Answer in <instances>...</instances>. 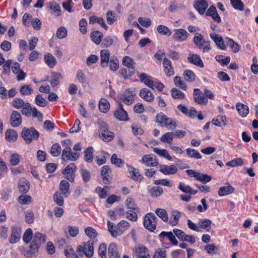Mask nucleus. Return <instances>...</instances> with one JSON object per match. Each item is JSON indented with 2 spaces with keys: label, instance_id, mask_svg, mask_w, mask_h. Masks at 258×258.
I'll return each instance as SVG.
<instances>
[{
  "label": "nucleus",
  "instance_id": "2f4dec72",
  "mask_svg": "<svg viewBox=\"0 0 258 258\" xmlns=\"http://www.w3.org/2000/svg\"><path fill=\"white\" fill-rule=\"evenodd\" d=\"M236 108L240 116L244 117L247 116L249 113V108L247 106L241 103H237Z\"/></svg>",
  "mask_w": 258,
  "mask_h": 258
},
{
  "label": "nucleus",
  "instance_id": "5fc2aeb1",
  "mask_svg": "<svg viewBox=\"0 0 258 258\" xmlns=\"http://www.w3.org/2000/svg\"><path fill=\"white\" fill-rule=\"evenodd\" d=\"M33 232L31 228L27 229L24 233L23 239L25 243H28L33 239Z\"/></svg>",
  "mask_w": 258,
  "mask_h": 258
},
{
  "label": "nucleus",
  "instance_id": "0eeeda50",
  "mask_svg": "<svg viewBox=\"0 0 258 258\" xmlns=\"http://www.w3.org/2000/svg\"><path fill=\"white\" fill-rule=\"evenodd\" d=\"M157 217L153 213H147L144 219L143 224L145 228L148 230L153 232L156 228Z\"/></svg>",
  "mask_w": 258,
  "mask_h": 258
},
{
  "label": "nucleus",
  "instance_id": "4c0bfd02",
  "mask_svg": "<svg viewBox=\"0 0 258 258\" xmlns=\"http://www.w3.org/2000/svg\"><path fill=\"white\" fill-rule=\"evenodd\" d=\"M44 60L47 66L52 68L56 64L55 58L50 53H47L44 55Z\"/></svg>",
  "mask_w": 258,
  "mask_h": 258
},
{
  "label": "nucleus",
  "instance_id": "9d476101",
  "mask_svg": "<svg viewBox=\"0 0 258 258\" xmlns=\"http://www.w3.org/2000/svg\"><path fill=\"white\" fill-rule=\"evenodd\" d=\"M76 171V166L74 163H72L69 164L62 172L64 177L70 182L74 181L75 172Z\"/></svg>",
  "mask_w": 258,
  "mask_h": 258
},
{
  "label": "nucleus",
  "instance_id": "a878e982",
  "mask_svg": "<svg viewBox=\"0 0 258 258\" xmlns=\"http://www.w3.org/2000/svg\"><path fill=\"white\" fill-rule=\"evenodd\" d=\"M108 252L109 258H120L117 245L114 243H111L109 244Z\"/></svg>",
  "mask_w": 258,
  "mask_h": 258
},
{
  "label": "nucleus",
  "instance_id": "13d9d810",
  "mask_svg": "<svg viewBox=\"0 0 258 258\" xmlns=\"http://www.w3.org/2000/svg\"><path fill=\"white\" fill-rule=\"evenodd\" d=\"M215 58L216 60L219 62L222 66L227 65L230 61V57L229 56L225 57L222 55H217Z\"/></svg>",
  "mask_w": 258,
  "mask_h": 258
},
{
  "label": "nucleus",
  "instance_id": "412c9836",
  "mask_svg": "<svg viewBox=\"0 0 258 258\" xmlns=\"http://www.w3.org/2000/svg\"><path fill=\"white\" fill-rule=\"evenodd\" d=\"M140 96L145 101L149 102L153 101L155 98L152 92L146 88H143L140 90Z\"/></svg>",
  "mask_w": 258,
  "mask_h": 258
},
{
  "label": "nucleus",
  "instance_id": "c03bdc74",
  "mask_svg": "<svg viewBox=\"0 0 258 258\" xmlns=\"http://www.w3.org/2000/svg\"><path fill=\"white\" fill-rule=\"evenodd\" d=\"M183 75L185 80L187 82H192L195 80L196 75L191 70H186L184 71Z\"/></svg>",
  "mask_w": 258,
  "mask_h": 258
},
{
  "label": "nucleus",
  "instance_id": "0e129e2a",
  "mask_svg": "<svg viewBox=\"0 0 258 258\" xmlns=\"http://www.w3.org/2000/svg\"><path fill=\"white\" fill-rule=\"evenodd\" d=\"M197 179L204 183H206L211 180L212 177L208 174H205L199 172Z\"/></svg>",
  "mask_w": 258,
  "mask_h": 258
},
{
  "label": "nucleus",
  "instance_id": "774afa93",
  "mask_svg": "<svg viewBox=\"0 0 258 258\" xmlns=\"http://www.w3.org/2000/svg\"><path fill=\"white\" fill-rule=\"evenodd\" d=\"M50 9L52 11V13L56 16H60L61 15V11L59 6L55 2L51 3Z\"/></svg>",
  "mask_w": 258,
  "mask_h": 258
},
{
  "label": "nucleus",
  "instance_id": "2eb2a0df",
  "mask_svg": "<svg viewBox=\"0 0 258 258\" xmlns=\"http://www.w3.org/2000/svg\"><path fill=\"white\" fill-rule=\"evenodd\" d=\"M163 66L164 72L167 77H171L174 75V70L172 67L171 61L167 57L163 58Z\"/></svg>",
  "mask_w": 258,
  "mask_h": 258
},
{
  "label": "nucleus",
  "instance_id": "3c124183",
  "mask_svg": "<svg viewBox=\"0 0 258 258\" xmlns=\"http://www.w3.org/2000/svg\"><path fill=\"white\" fill-rule=\"evenodd\" d=\"M61 151V148L58 143L53 144L50 150V153L52 156L54 157L58 156Z\"/></svg>",
  "mask_w": 258,
  "mask_h": 258
},
{
  "label": "nucleus",
  "instance_id": "9b49d317",
  "mask_svg": "<svg viewBox=\"0 0 258 258\" xmlns=\"http://www.w3.org/2000/svg\"><path fill=\"white\" fill-rule=\"evenodd\" d=\"M11 69L13 73L16 75V78L18 81L24 80L25 79L26 74L20 69V66L18 62H14L11 67Z\"/></svg>",
  "mask_w": 258,
  "mask_h": 258
},
{
  "label": "nucleus",
  "instance_id": "a18cd8bd",
  "mask_svg": "<svg viewBox=\"0 0 258 258\" xmlns=\"http://www.w3.org/2000/svg\"><path fill=\"white\" fill-rule=\"evenodd\" d=\"M212 222L210 220L207 219H202L199 221V228H201L209 231L211 227Z\"/></svg>",
  "mask_w": 258,
  "mask_h": 258
},
{
  "label": "nucleus",
  "instance_id": "473e14b6",
  "mask_svg": "<svg viewBox=\"0 0 258 258\" xmlns=\"http://www.w3.org/2000/svg\"><path fill=\"white\" fill-rule=\"evenodd\" d=\"M125 205L128 211L132 212H139V208L135 204L134 200L133 198H128L125 201Z\"/></svg>",
  "mask_w": 258,
  "mask_h": 258
},
{
  "label": "nucleus",
  "instance_id": "f257e3e1",
  "mask_svg": "<svg viewBox=\"0 0 258 258\" xmlns=\"http://www.w3.org/2000/svg\"><path fill=\"white\" fill-rule=\"evenodd\" d=\"M46 236L40 232H36L33 237L29 249L24 251V255L28 258L35 257L40 245L46 241Z\"/></svg>",
  "mask_w": 258,
  "mask_h": 258
},
{
  "label": "nucleus",
  "instance_id": "423d86ee",
  "mask_svg": "<svg viewBox=\"0 0 258 258\" xmlns=\"http://www.w3.org/2000/svg\"><path fill=\"white\" fill-rule=\"evenodd\" d=\"M98 124L100 126L99 131L100 138L105 142L112 140L114 138V133L108 130L107 124L103 121H99Z\"/></svg>",
  "mask_w": 258,
  "mask_h": 258
},
{
  "label": "nucleus",
  "instance_id": "c85d7f7f",
  "mask_svg": "<svg viewBox=\"0 0 258 258\" xmlns=\"http://www.w3.org/2000/svg\"><path fill=\"white\" fill-rule=\"evenodd\" d=\"M177 168L173 165L167 166L163 165L161 166L160 171L165 175L173 174L177 172Z\"/></svg>",
  "mask_w": 258,
  "mask_h": 258
},
{
  "label": "nucleus",
  "instance_id": "aec40b11",
  "mask_svg": "<svg viewBox=\"0 0 258 258\" xmlns=\"http://www.w3.org/2000/svg\"><path fill=\"white\" fill-rule=\"evenodd\" d=\"M210 38L215 43L216 46L222 50H225L226 46L224 44L222 37L219 34L215 33H211L210 34Z\"/></svg>",
  "mask_w": 258,
  "mask_h": 258
},
{
  "label": "nucleus",
  "instance_id": "864d4df0",
  "mask_svg": "<svg viewBox=\"0 0 258 258\" xmlns=\"http://www.w3.org/2000/svg\"><path fill=\"white\" fill-rule=\"evenodd\" d=\"M61 78V74L59 73H53L50 80V84L52 87L57 86L59 84V80Z\"/></svg>",
  "mask_w": 258,
  "mask_h": 258
},
{
  "label": "nucleus",
  "instance_id": "37998d69",
  "mask_svg": "<svg viewBox=\"0 0 258 258\" xmlns=\"http://www.w3.org/2000/svg\"><path fill=\"white\" fill-rule=\"evenodd\" d=\"M20 92L22 95H30L33 89L31 85H24L20 88Z\"/></svg>",
  "mask_w": 258,
  "mask_h": 258
},
{
  "label": "nucleus",
  "instance_id": "393cba45",
  "mask_svg": "<svg viewBox=\"0 0 258 258\" xmlns=\"http://www.w3.org/2000/svg\"><path fill=\"white\" fill-rule=\"evenodd\" d=\"M69 188L70 183L68 181L62 180L60 181L59 185V188L64 197H67L70 194L71 192Z\"/></svg>",
  "mask_w": 258,
  "mask_h": 258
},
{
  "label": "nucleus",
  "instance_id": "603ef678",
  "mask_svg": "<svg viewBox=\"0 0 258 258\" xmlns=\"http://www.w3.org/2000/svg\"><path fill=\"white\" fill-rule=\"evenodd\" d=\"M185 7L180 4H177L176 2H172L168 8V10L172 13L175 12L179 10L184 9Z\"/></svg>",
  "mask_w": 258,
  "mask_h": 258
},
{
  "label": "nucleus",
  "instance_id": "ea45409f",
  "mask_svg": "<svg viewBox=\"0 0 258 258\" xmlns=\"http://www.w3.org/2000/svg\"><path fill=\"white\" fill-rule=\"evenodd\" d=\"M110 108L109 102L105 98H102L99 101V108L101 112L106 113Z\"/></svg>",
  "mask_w": 258,
  "mask_h": 258
},
{
  "label": "nucleus",
  "instance_id": "09e8293b",
  "mask_svg": "<svg viewBox=\"0 0 258 258\" xmlns=\"http://www.w3.org/2000/svg\"><path fill=\"white\" fill-rule=\"evenodd\" d=\"M174 138V134L171 132H167L164 134L160 139V140L164 143L171 144Z\"/></svg>",
  "mask_w": 258,
  "mask_h": 258
},
{
  "label": "nucleus",
  "instance_id": "c9c22d12",
  "mask_svg": "<svg viewBox=\"0 0 258 258\" xmlns=\"http://www.w3.org/2000/svg\"><path fill=\"white\" fill-rule=\"evenodd\" d=\"M5 136L8 141L15 142L18 138V134L15 130L10 129L6 132Z\"/></svg>",
  "mask_w": 258,
  "mask_h": 258
},
{
  "label": "nucleus",
  "instance_id": "58836bf2",
  "mask_svg": "<svg viewBox=\"0 0 258 258\" xmlns=\"http://www.w3.org/2000/svg\"><path fill=\"white\" fill-rule=\"evenodd\" d=\"M91 40L96 44H99L103 38V34L102 32L96 31H94L90 34Z\"/></svg>",
  "mask_w": 258,
  "mask_h": 258
},
{
  "label": "nucleus",
  "instance_id": "680f3d73",
  "mask_svg": "<svg viewBox=\"0 0 258 258\" xmlns=\"http://www.w3.org/2000/svg\"><path fill=\"white\" fill-rule=\"evenodd\" d=\"M106 20L109 25L113 24L116 20L115 13L109 11L106 13Z\"/></svg>",
  "mask_w": 258,
  "mask_h": 258
},
{
  "label": "nucleus",
  "instance_id": "6e6d98bb",
  "mask_svg": "<svg viewBox=\"0 0 258 258\" xmlns=\"http://www.w3.org/2000/svg\"><path fill=\"white\" fill-rule=\"evenodd\" d=\"M33 108L29 103H26L24 106L22 108V113L27 117H29L31 115Z\"/></svg>",
  "mask_w": 258,
  "mask_h": 258
},
{
  "label": "nucleus",
  "instance_id": "f03ea898",
  "mask_svg": "<svg viewBox=\"0 0 258 258\" xmlns=\"http://www.w3.org/2000/svg\"><path fill=\"white\" fill-rule=\"evenodd\" d=\"M94 242L93 239H90L87 242H83L77 247L76 252L80 257H83L85 255L87 258H91L94 253Z\"/></svg>",
  "mask_w": 258,
  "mask_h": 258
},
{
  "label": "nucleus",
  "instance_id": "6ab92c4d",
  "mask_svg": "<svg viewBox=\"0 0 258 258\" xmlns=\"http://www.w3.org/2000/svg\"><path fill=\"white\" fill-rule=\"evenodd\" d=\"M111 170L109 166H104L101 170V175L105 184H109L111 181Z\"/></svg>",
  "mask_w": 258,
  "mask_h": 258
},
{
  "label": "nucleus",
  "instance_id": "39448f33",
  "mask_svg": "<svg viewBox=\"0 0 258 258\" xmlns=\"http://www.w3.org/2000/svg\"><path fill=\"white\" fill-rule=\"evenodd\" d=\"M21 136L27 144H30L38 139L39 133L34 127H24L21 132Z\"/></svg>",
  "mask_w": 258,
  "mask_h": 258
},
{
  "label": "nucleus",
  "instance_id": "052dcab7",
  "mask_svg": "<svg viewBox=\"0 0 258 258\" xmlns=\"http://www.w3.org/2000/svg\"><path fill=\"white\" fill-rule=\"evenodd\" d=\"M86 234L91 239L94 240V238L96 237L97 232L96 230L91 227H88L85 229Z\"/></svg>",
  "mask_w": 258,
  "mask_h": 258
},
{
  "label": "nucleus",
  "instance_id": "b1692460",
  "mask_svg": "<svg viewBox=\"0 0 258 258\" xmlns=\"http://www.w3.org/2000/svg\"><path fill=\"white\" fill-rule=\"evenodd\" d=\"M110 54L109 50H102L100 51L101 66L106 67L109 62Z\"/></svg>",
  "mask_w": 258,
  "mask_h": 258
},
{
  "label": "nucleus",
  "instance_id": "4be33fe9",
  "mask_svg": "<svg viewBox=\"0 0 258 258\" xmlns=\"http://www.w3.org/2000/svg\"><path fill=\"white\" fill-rule=\"evenodd\" d=\"M21 230L18 227L12 228V234L9 240L11 243H15L18 242L21 238Z\"/></svg>",
  "mask_w": 258,
  "mask_h": 258
},
{
  "label": "nucleus",
  "instance_id": "8fccbe9b",
  "mask_svg": "<svg viewBox=\"0 0 258 258\" xmlns=\"http://www.w3.org/2000/svg\"><path fill=\"white\" fill-rule=\"evenodd\" d=\"M171 93L173 98L175 99H182L185 96V95L183 92L175 88L172 89Z\"/></svg>",
  "mask_w": 258,
  "mask_h": 258
},
{
  "label": "nucleus",
  "instance_id": "79ce46f5",
  "mask_svg": "<svg viewBox=\"0 0 258 258\" xmlns=\"http://www.w3.org/2000/svg\"><path fill=\"white\" fill-rule=\"evenodd\" d=\"M157 215L164 222H167L169 220L168 214L165 210L163 209H157L155 211Z\"/></svg>",
  "mask_w": 258,
  "mask_h": 258
},
{
  "label": "nucleus",
  "instance_id": "e2e57ef3",
  "mask_svg": "<svg viewBox=\"0 0 258 258\" xmlns=\"http://www.w3.org/2000/svg\"><path fill=\"white\" fill-rule=\"evenodd\" d=\"M64 254L68 258H80V255L73 248H68L64 250Z\"/></svg>",
  "mask_w": 258,
  "mask_h": 258
},
{
  "label": "nucleus",
  "instance_id": "49530a36",
  "mask_svg": "<svg viewBox=\"0 0 258 258\" xmlns=\"http://www.w3.org/2000/svg\"><path fill=\"white\" fill-rule=\"evenodd\" d=\"M225 42L232 49L233 52H237L239 51V48L238 44L234 42L232 39L226 37Z\"/></svg>",
  "mask_w": 258,
  "mask_h": 258
},
{
  "label": "nucleus",
  "instance_id": "69168bd1",
  "mask_svg": "<svg viewBox=\"0 0 258 258\" xmlns=\"http://www.w3.org/2000/svg\"><path fill=\"white\" fill-rule=\"evenodd\" d=\"M186 153L188 156L191 158H195L196 159H200L201 158L200 153L194 149H187Z\"/></svg>",
  "mask_w": 258,
  "mask_h": 258
},
{
  "label": "nucleus",
  "instance_id": "bb28decb",
  "mask_svg": "<svg viewBox=\"0 0 258 258\" xmlns=\"http://www.w3.org/2000/svg\"><path fill=\"white\" fill-rule=\"evenodd\" d=\"M234 190V188L229 183H226L225 186H221L218 190V195L220 197L232 193Z\"/></svg>",
  "mask_w": 258,
  "mask_h": 258
},
{
  "label": "nucleus",
  "instance_id": "dca6fc26",
  "mask_svg": "<svg viewBox=\"0 0 258 258\" xmlns=\"http://www.w3.org/2000/svg\"><path fill=\"white\" fill-rule=\"evenodd\" d=\"M134 253L139 258H150L147 248L143 245H138L135 247Z\"/></svg>",
  "mask_w": 258,
  "mask_h": 258
},
{
  "label": "nucleus",
  "instance_id": "a19ab883",
  "mask_svg": "<svg viewBox=\"0 0 258 258\" xmlns=\"http://www.w3.org/2000/svg\"><path fill=\"white\" fill-rule=\"evenodd\" d=\"M154 152L161 157H164L165 159L168 160H171L172 158L169 155L168 152L165 149H160L158 148L154 149Z\"/></svg>",
  "mask_w": 258,
  "mask_h": 258
},
{
  "label": "nucleus",
  "instance_id": "338daca9",
  "mask_svg": "<svg viewBox=\"0 0 258 258\" xmlns=\"http://www.w3.org/2000/svg\"><path fill=\"white\" fill-rule=\"evenodd\" d=\"M35 103L41 107H45L47 104V101L40 94L35 97Z\"/></svg>",
  "mask_w": 258,
  "mask_h": 258
},
{
  "label": "nucleus",
  "instance_id": "ddd939ff",
  "mask_svg": "<svg viewBox=\"0 0 258 258\" xmlns=\"http://www.w3.org/2000/svg\"><path fill=\"white\" fill-rule=\"evenodd\" d=\"M22 119L20 113L17 111H13L10 120L11 126L14 127H18L22 123Z\"/></svg>",
  "mask_w": 258,
  "mask_h": 258
},
{
  "label": "nucleus",
  "instance_id": "f8f14e48",
  "mask_svg": "<svg viewBox=\"0 0 258 258\" xmlns=\"http://www.w3.org/2000/svg\"><path fill=\"white\" fill-rule=\"evenodd\" d=\"M79 157V153L73 152L71 148L63 149L62 151V159L63 160L76 161Z\"/></svg>",
  "mask_w": 258,
  "mask_h": 258
},
{
  "label": "nucleus",
  "instance_id": "e433bc0d",
  "mask_svg": "<svg viewBox=\"0 0 258 258\" xmlns=\"http://www.w3.org/2000/svg\"><path fill=\"white\" fill-rule=\"evenodd\" d=\"M212 123L217 126H222L226 124V118L225 116L218 115L212 120Z\"/></svg>",
  "mask_w": 258,
  "mask_h": 258
},
{
  "label": "nucleus",
  "instance_id": "de8ad7c7",
  "mask_svg": "<svg viewBox=\"0 0 258 258\" xmlns=\"http://www.w3.org/2000/svg\"><path fill=\"white\" fill-rule=\"evenodd\" d=\"M157 32L162 35L170 36L171 34V32L169 29L166 26L160 25L157 27Z\"/></svg>",
  "mask_w": 258,
  "mask_h": 258
},
{
  "label": "nucleus",
  "instance_id": "bf43d9fd",
  "mask_svg": "<svg viewBox=\"0 0 258 258\" xmlns=\"http://www.w3.org/2000/svg\"><path fill=\"white\" fill-rule=\"evenodd\" d=\"M76 79L78 81L83 85L86 83V75L81 70H79L77 72Z\"/></svg>",
  "mask_w": 258,
  "mask_h": 258
},
{
  "label": "nucleus",
  "instance_id": "cd10ccee",
  "mask_svg": "<svg viewBox=\"0 0 258 258\" xmlns=\"http://www.w3.org/2000/svg\"><path fill=\"white\" fill-rule=\"evenodd\" d=\"M18 189L21 192L26 193L30 189V184L27 179L21 178L18 182Z\"/></svg>",
  "mask_w": 258,
  "mask_h": 258
},
{
  "label": "nucleus",
  "instance_id": "5701e85b",
  "mask_svg": "<svg viewBox=\"0 0 258 258\" xmlns=\"http://www.w3.org/2000/svg\"><path fill=\"white\" fill-rule=\"evenodd\" d=\"M138 77L141 82L144 83L145 85L152 89L154 82L152 77L145 73H142L140 74Z\"/></svg>",
  "mask_w": 258,
  "mask_h": 258
},
{
  "label": "nucleus",
  "instance_id": "f704fd0d",
  "mask_svg": "<svg viewBox=\"0 0 258 258\" xmlns=\"http://www.w3.org/2000/svg\"><path fill=\"white\" fill-rule=\"evenodd\" d=\"M180 217V213L179 211L177 210L172 211L169 220V224L171 226L176 225L178 222Z\"/></svg>",
  "mask_w": 258,
  "mask_h": 258
},
{
  "label": "nucleus",
  "instance_id": "4468645a",
  "mask_svg": "<svg viewBox=\"0 0 258 258\" xmlns=\"http://www.w3.org/2000/svg\"><path fill=\"white\" fill-rule=\"evenodd\" d=\"M115 117L121 121H127L128 120V116L127 112L123 108V105L119 103L118 107L114 112Z\"/></svg>",
  "mask_w": 258,
  "mask_h": 258
},
{
  "label": "nucleus",
  "instance_id": "20e7f679",
  "mask_svg": "<svg viewBox=\"0 0 258 258\" xmlns=\"http://www.w3.org/2000/svg\"><path fill=\"white\" fill-rule=\"evenodd\" d=\"M108 229L111 236L113 237H116L117 236L121 235L130 226L128 222L125 220L121 221L118 224V228L116 230H113V223L108 221Z\"/></svg>",
  "mask_w": 258,
  "mask_h": 258
},
{
  "label": "nucleus",
  "instance_id": "7ed1b4c3",
  "mask_svg": "<svg viewBox=\"0 0 258 258\" xmlns=\"http://www.w3.org/2000/svg\"><path fill=\"white\" fill-rule=\"evenodd\" d=\"M156 121L162 127H166L170 130H173L176 126V121L173 118L168 117L162 112L156 115Z\"/></svg>",
  "mask_w": 258,
  "mask_h": 258
},
{
  "label": "nucleus",
  "instance_id": "6e6552de",
  "mask_svg": "<svg viewBox=\"0 0 258 258\" xmlns=\"http://www.w3.org/2000/svg\"><path fill=\"white\" fill-rule=\"evenodd\" d=\"M173 39L176 42H183L186 40L189 34L184 29H175L173 30Z\"/></svg>",
  "mask_w": 258,
  "mask_h": 258
},
{
  "label": "nucleus",
  "instance_id": "72a5a7b5",
  "mask_svg": "<svg viewBox=\"0 0 258 258\" xmlns=\"http://www.w3.org/2000/svg\"><path fill=\"white\" fill-rule=\"evenodd\" d=\"M149 192L153 198L160 197L163 193V188L159 186L152 187L149 189Z\"/></svg>",
  "mask_w": 258,
  "mask_h": 258
},
{
  "label": "nucleus",
  "instance_id": "1a4fd4ad",
  "mask_svg": "<svg viewBox=\"0 0 258 258\" xmlns=\"http://www.w3.org/2000/svg\"><path fill=\"white\" fill-rule=\"evenodd\" d=\"M135 93L133 91L130 89L125 90L119 95V99L125 104L130 105L134 101Z\"/></svg>",
  "mask_w": 258,
  "mask_h": 258
},
{
  "label": "nucleus",
  "instance_id": "a211bd4d",
  "mask_svg": "<svg viewBox=\"0 0 258 258\" xmlns=\"http://www.w3.org/2000/svg\"><path fill=\"white\" fill-rule=\"evenodd\" d=\"M194 7L200 15H203L208 7L205 0H197L194 2Z\"/></svg>",
  "mask_w": 258,
  "mask_h": 258
},
{
  "label": "nucleus",
  "instance_id": "4d7b16f0",
  "mask_svg": "<svg viewBox=\"0 0 258 258\" xmlns=\"http://www.w3.org/2000/svg\"><path fill=\"white\" fill-rule=\"evenodd\" d=\"M205 41L204 36L200 33H196L193 38V41L197 47L201 46V44L205 42Z\"/></svg>",
  "mask_w": 258,
  "mask_h": 258
},
{
  "label": "nucleus",
  "instance_id": "c756f323",
  "mask_svg": "<svg viewBox=\"0 0 258 258\" xmlns=\"http://www.w3.org/2000/svg\"><path fill=\"white\" fill-rule=\"evenodd\" d=\"M128 171L130 173L131 177L135 181H142L143 176L138 170L133 167H128Z\"/></svg>",
  "mask_w": 258,
  "mask_h": 258
},
{
  "label": "nucleus",
  "instance_id": "7c9ffc66",
  "mask_svg": "<svg viewBox=\"0 0 258 258\" xmlns=\"http://www.w3.org/2000/svg\"><path fill=\"white\" fill-rule=\"evenodd\" d=\"M159 237L161 238L167 237L173 245H176L178 244V241L172 232L162 231L159 234Z\"/></svg>",
  "mask_w": 258,
  "mask_h": 258
},
{
  "label": "nucleus",
  "instance_id": "f3484780",
  "mask_svg": "<svg viewBox=\"0 0 258 258\" xmlns=\"http://www.w3.org/2000/svg\"><path fill=\"white\" fill-rule=\"evenodd\" d=\"M187 60L190 63L200 68H203L204 67L200 56L198 54L190 53L187 56Z\"/></svg>",
  "mask_w": 258,
  "mask_h": 258
}]
</instances>
